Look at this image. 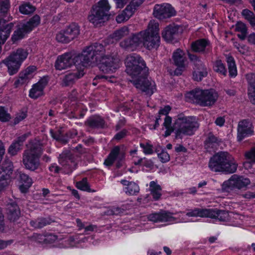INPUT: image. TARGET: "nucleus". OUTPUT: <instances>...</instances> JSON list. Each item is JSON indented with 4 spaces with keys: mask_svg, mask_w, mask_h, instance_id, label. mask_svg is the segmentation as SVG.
I'll return each mask as SVG.
<instances>
[{
    "mask_svg": "<svg viewBox=\"0 0 255 255\" xmlns=\"http://www.w3.org/2000/svg\"><path fill=\"white\" fill-rule=\"evenodd\" d=\"M105 46L103 43H95L87 47L81 54L75 56L77 68L99 64L100 70L104 73L115 72L120 66V59L116 52L106 54Z\"/></svg>",
    "mask_w": 255,
    "mask_h": 255,
    "instance_id": "obj_1",
    "label": "nucleus"
},
{
    "mask_svg": "<svg viewBox=\"0 0 255 255\" xmlns=\"http://www.w3.org/2000/svg\"><path fill=\"white\" fill-rule=\"evenodd\" d=\"M127 73L132 77L138 76L136 80H130L134 86L147 95L150 96L156 90L153 81L146 77L148 68L144 61L136 54L128 55L125 61Z\"/></svg>",
    "mask_w": 255,
    "mask_h": 255,
    "instance_id": "obj_2",
    "label": "nucleus"
},
{
    "mask_svg": "<svg viewBox=\"0 0 255 255\" xmlns=\"http://www.w3.org/2000/svg\"><path fill=\"white\" fill-rule=\"evenodd\" d=\"M209 167L213 172H236L238 164L233 157L227 152L221 151L213 155L209 162Z\"/></svg>",
    "mask_w": 255,
    "mask_h": 255,
    "instance_id": "obj_3",
    "label": "nucleus"
},
{
    "mask_svg": "<svg viewBox=\"0 0 255 255\" xmlns=\"http://www.w3.org/2000/svg\"><path fill=\"white\" fill-rule=\"evenodd\" d=\"M173 127L175 138L182 139L184 136L193 135L199 125L196 117L186 116L183 113H180L176 117Z\"/></svg>",
    "mask_w": 255,
    "mask_h": 255,
    "instance_id": "obj_4",
    "label": "nucleus"
},
{
    "mask_svg": "<svg viewBox=\"0 0 255 255\" xmlns=\"http://www.w3.org/2000/svg\"><path fill=\"white\" fill-rule=\"evenodd\" d=\"M42 153V146L38 142H32L23 154L22 162L26 169L34 171L40 165L39 157Z\"/></svg>",
    "mask_w": 255,
    "mask_h": 255,
    "instance_id": "obj_5",
    "label": "nucleus"
},
{
    "mask_svg": "<svg viewBox=\"0 0 255 255\" xmlns=\"http://www.w3.org/2000/svg\"><path fill=\"white\" fill-rule=\"evenodd\" d=\"M159 24L154 20L149 21L147 28L142 32V44L148 50L157 48L160 44Z\"/></svg>",
    "mask_w": 255,
    "mask_h": 255,
    "instance_id": "obj_6",
    "label": "nucleus"
},
{
    "mask_svg": "<svg viewBox=\"0 0 255 255\" xmlns=\"http://www.w3.org/2000/svg\"><path fill=\"white\" fill-rule=\"evenodd\" d=\"M189 95V97L193 98L197 103L204 107L212 106L215 103L218 97L217 93L212 89H196L191 91Z\"/></svg>",
    "mask_w": 255,
    "mask_h": 255,
    "instance_id": "obj_7",
    "label": "nucleus"
},
{
    "mask_svg": "<svg viewBox=\"0 0 255 255\" xmlns=\"http://www.w3.org/2000/svg\"><path fill=\"white\" fill-rule=\"evenodd\" d=\"M111 6L108 0H101L93 6L88 16L89 21L97 26L103 22L108 15Z\"/></svg>",
    "mask_w": 255,
    "mask_h": 255,
    "instance_id": "obj_8",
    "label": "nucleus"
},
{
    "mask_svg": "<svg viewBox=\"0 0 255 255\" xmlns=\"http://www.w3.org/2000/svg\"><path fill=\"white\" fill-rule=\"evenodd\" d=\"M59 162L62 166L59 167L56 164H52L49 169L51 172L58 173L61 170L67 174H69L76 168L77 163L74 160V157L69 151H65L59 155Z\"/></svg>",
    "mask_w": 255,
    "mask_h": 255,
    "instance_id": "obj_9",
    "label": "nucleus"
},
{
    "mask_svg": "<svg viewBox=\"0 0 255 255\" xmlns=\"http://www.w3.org/2000/svg\"><path fill=\"white\" fill-rule=\"evenodd\" d=\"M153 14L156 18L163 19L175 15V11L168 3L157 4L154 7Z\"/></svg>",
    "mask_w": 255,
    "mask_h": 255,
    "instance_id": "obj_10",
    "label": "nucleus"
},
{
    "mask_svg": "<svg viewBox=\"0 0 255 255\" xmlns=\"http://www.w3.org/2000/svg\"><path fill=\"white\" fill-rule=\"evenodd\" d=\"M253 134V126L249 120H243L239 123L237 135V139L239 141H242L245 138Z\"/></svg>",
    "mask_w": 255,
    "mask_h": 255,
    "instance_id": "obj_11",
    "label": "nucleus"
},
{
    "mask_svg": "<svg viewBox=\"0 0 255 255\" xmlns=\"http://www.w3.org/2000/svg\"><path fill=\"white\" fill-rule=\"evenodd\" d=\"M250 183L251 181L248 178L234 174L228 181L225 182L224 184L231 189H242L246 188Z\"/></svg>",
    "mask_w": 255,
    "mask_h": 255,
    "instance_id": "obj_12",
    "label": "nucleus"
},
{
    "mask_svg": "<svg viewBox=\"0 0 255 255\" xmlns=\"http://www.w3.org/2000/svg\"><path fill=\"white\" fill-rule=\"evenodd\" d=\"M142 32H139L133 34L131 37H129L122 41L120 43V46L128 51H134L138 46L142 44Z\"/></svg>",
    "mask_w": 255,
    "mask_h": 255,
    "instance_id": "obj_13",
    "label": "nucleus"
},
{
    "mask_svg": "<svg viewBox=\"0 0 255 255\" xmlns=\"http://www.w3.org/2000/svg\"><path fill=\"white\" fill-rule=\"evenodd\" d=\"M125 158V154L121 151V148L119 146H116L111 150L110 153L105 159L104 164L106 166H111L114 162L117 160L116 166L120 168L122 166L121 161Z\"/></svg>",
    "mask_w": 255,
    "mask_h": 255,
    "instance_id": "obj_14",
    "label": "nucleus"
},
{
    "mask_svg": "<svg viewBox=\"0 0 255 255\" xmlns=\"http://www.w3.org/2000/svg\"><path fill=\"white\" fill-rule=\"evenodd\" d=\"M75 56L72 57L71 53H66L57 57L55 63L57 70H62L70 67L73 64L76 66Z\"/></svg>",
    "mask_w": 255,
    "mask_h": 255,
    "instance_id": "obj_15",
    "label": "nucleus"
},
{
    "mask_svg": "<svg viewBox=\"0 0 255 255\" xmlns=\"http://www.w3.org/2000/svg\"><path fill=\"white\" fill-rule=\"evenodd\" d=\"M210 42L207 39L201 38L192 42L191 44V50L197 53H207L210 51Z\"/></svg>",
    "mask_w": 255,
    "mask_h": 255,
    "instance_id": "obj_16",
    "label": "nucleus"
},
{
    "mask_svg": "<svg viewBox=\"0 0 255 255\" xmlns=\"http://www.w3.org/2000/svg\"><path fill=\"white\" fill-rule=\"evenodd\" d=\"M84 75L83 70H77L73 72H70L65 75L62 79V86L67 87L72 85L79 79Z\"/></svg>",
    "mask_w": 255,
    "mask_h": 255,
    "instance_id": "obj_17",
    "label": "nucleus"
},
{
    "mask_svg": "<svg viewBox=\"0 0 255 255\" xmlns=\"http://www.w3.org/2000/svg\"><path fill=\"white\" fill-rule=\"evenodd\" d=\"M148 219L154 222L172 221L175 219L171 213L164 211L151 214L148 216Z\"/></svg>",
    "mask_w": 255,
    "mask_h": 255,
    "instance_id": "obj_18",
    "label": "nucleus"
},
{
    "mask_svg": "<svg viewBox=\"0 0 255 255\" xmlns=\"http://www.w3.org/2000/svg\"><path fill=\"white\" fill-rule=\"evenodd\" d=\"M47 81L46 79H41L38 82L33 85L29 91V97L33 99H37L43 95V89L47 85Z\"/></svg>",
    "mask_w": 255,
    "mask_h": 255,
    "instance_id": "obj_19",
    "label": "nucleus"
},
{
    "mask_svg": "<svg viewBox=\"0 0 255 255\" xmlns=\"http://www.w3.org/2000/svg\"><path fill=\"white\" fill-rule=\"evenodd\" d=\"M13 170L12 162L9 159L4 160L0 167V177L6 178L11 180Z\"/></svg>",
    "mask_w": 255,
    "mask_h": 255,
    "instance_id": "obj_20",
    "label": "nucleus"
},
{
    "mask_svg": "<svg viewBox=\"0 0 255 255\" xmlns=\"http://www.w3.org/2000/svg\"><path fill=\"white\" fill-rule=\"evenodd\" d=\"M7 214L8 219L11 221H15L20 216V210L15 202H9L7 204Z\"/></svg>",
    "mask_w": 255,
    "mask_h": 255,
    "instance_id": "obj_21",
    "label": "nucleus"
},
{
    "mask_svg": "<svg viewBox=\"0 0 255 255\" xmlns=\"http://www.w3.org/2000/svg\"><path fill=\"white\" fill-rule=\"evenodd\" d=\"M2 62L7 66L8 72L10 75L16 73L21 65L15 59L11 57L10 55L3 60Z\"/></svg>",
    "mask_w": 255,
    "mask_h": 255,
    "instance_id": "obj_22",
    "label": "nucleus"
},
{
    "mask_svg": "<svg viewBox=\"0 0 255 255\" xmlns=\"http://www.w3.org/2000/svg\"><path fill=\"white\" fill-rule=\"evenodd\" d=\"M121 183L126 187L124 191L128 195H136L139 192V186L134 182H130L126 180H122Z\"/></svg>",
    "mask_w": 255,
    "mask_h": 255,
    "instance_id": "obj_23",
    "label": "nucleus"
},
{
    "mask_svg": "<svg viewBox=\"0 0 255 255\" xmlns=\"http://www.w3.org/2000/svg\"><path fill=\"white\" fill-rule=\"evenodd\" d=\"M249 87L248 88V95L250 101L255 104V75L250 73L246 75Z\"/></svg>",
    "mask_w": 255,
    "mask_h": 255,
    "instance_id": "obj_24",
    "label": "nucleus"
},
{
    "mask_svg": "<svg viewBox=\"0 0 255 255\" xmlns=\"http://www.w3.org/2000/svg\"><path fill=\"white\" fill-rule=\"evenodd\" d=\"M25 134L19 136L9 147L8 152L11 155H16L22 149L23 143L26 138Z\"/></svg>",
    "mask_w": 255,
    "mask_h": 255,
    "instance_id": "obj_25",
    "label": "nucleus"
},
{
    "mask_svg": "<svg viewBox=\"0 0 255 255\" xmlns=\"http://www.w3.org/2000/svg\"><path fill=\"white\" fill-rule=\"evenodd\" d=\"M211 212L208 215V218L217 219L220 221H225L228 219V212L225 210L217 209H208Z\"/></svg>",
    "mask_w": 255,
    "mask_h": 255,
    "instance_id": "obj_26",
    "label": "nucleus"
},
{
    "mask_svg": "<svg viewBox=\"0 0 255 255\" xmlns=\"http://www.w3.org/2000/svg\"><path fill=\"white\" fill-rule=\"evenodd\" d=\"M178 28L176 26H168L162 32V37L166 41H172L177 35Z\"/></svg>",
    "mask_w": 255,
    "mask_h": 255,
    "instance_id": "obj_27",
    "label": "nucleus"
},
{
    "mask_svg": "<svg viewBox=\"0 0 255 255\" xmlns=\"http://www.w3.org/2000/svg\"><path fill=\"white\" fill-rule=\"evenodd\" d=\"M85 125L91 128H103L105 121L100 117L94 116L90 117L85 122Z\"/></svg>",
    "mask_w": 255,
    "mask_h": 255,
    "instance_id": "obj_28",
    "label": "nucleus"
},
{
    "mask_svg": "<svg viewBox=\"0 0 255 255\" xmlns=\"http://www.w3.org/2000/svg\"><path fill=\"white\" fill-rule=\"evenodd\" d=\"M207 69L205 65L203 64L196 67V69L193 73V79L197 81H200L204 77L207 76Z\"/></svg>",
    "mask_w": 255,
    "mask_h": 255,
    "instance_id": "obj_29",
    "label": "nucleus"
},
{
    "mask_svg": "<svg viewBox=\"0 0 255 255\" xmlns=\"http://www.w3.org/2000/svg\"><path fill=\"white\" fill-rule=\"evenodd\" d=\"M211 212L208 209L196 208L193 210H188L186 214L188 217H200L201 218H208V215Z\"/></svg>",
    "mask_w": 255,
    "mask_h": 255,
    "instance_id": "obj_30",
    "label": "nucleus"
},
{
    "mask_svg": "<svg viewBox=\"0 0 255 255\" xmlns=\"http://www.w3.org/2000/svg\"><path fill=\"white\" fill-rule=\"evenodd\" d=\"M29 32L30 31L24 24L19 25L17 29L14 32L11 39L13 42H15L23 38L25 34Z\"/></svg>",
    "mask_w": 255,
    "mask_h": 255,
    "instance_id": "obj_31",
    "label": "nucleus"
},
{
    "mask_svg": "<svg viewBox=\"0 0 255 255\" xmlns=\"http://www.w3.org/2000/svg\"><path fill=\"white\" fill-rule=\"evenodd\" d=\"M51 223L50 220L47 218L40 217L30 221V226L35 229H41Z\"/></svg>",
    "mask_w": 255,
    "mask_h": 255,
    "instance_id": "obj_32",
    "label": "nucleus"
},
{
    "mask_svg": "<svg viewBox=\"0 0 255 255\" xmlns=\"http://www.w3.org/2000/svg\"><path fill=\"white\" fill-rule=\"evenodd\" d=\"M221 142V139L215 136L212 133H210L205 141V146L207 149L214 148L219 145Z\"/></svg>",
    "mask_w": 255,
    "mask_h": 255,
    "instance_id": "obj_33",
    "label": "nucleus"
},
{
    "mask_svg": "<svg viewBox=\"0 0 255 255\" xmlns=\"http://www.w3.org/2000/svg\"><path fill=\"white\" fill-rule=\"evenodd\" d=\"M184 52L178 49L173 54V59L174 64L178 67H182L184 65L185 58L183 56Z\"/></svg>",
    "mask_w": 255,
    "mask_h": 255,
    "instance_id": "obj_34",
    "label": "nucleus"
},
{
    "mask_svg": "<svg viewBox=\"0 0 255 255\" xmlns=\"http://www.w3.org/2000/svg\"><path fill=\"white\" fill-rule=\"evenodd\" d=\"M149 189L153 198L155 200H158L161 195V188L154 181H151L149 183Z\"/></svg>",
    "mask_w": 255,
    "mask_h": 255,
    "instance_id": "obj_35",
    "label": "nucleus"
},
{
    "mask_svg": "<svg viewBox=\"0 0 255 255\" xmlns=\"http://www.w3.org/2000/svg\"><path fill=\"white\" fill-rule=\"evenodd\" d=\"M10 55L18 63L21 64L22 62L26 58L28 55L27 52L23 49H18L16 51L13 52Z\"/></svg>",
    "mask_w": 255,
    "mask_h": 255,
    "instance_id": "obj_36",
    "label": "nucleus"
},
{
    "mask_svg": "<svg viewBox=\"0 0 255 255\" xmlns=\"http://www.w3.org/2000/svg\"><path fill=\"white\" fill-rule=\"evenodd\" d=\"M130 7L127 6L126 8L116 17V21L118 23H122L128 20L133 14Z\"/></svg>",
    "mask_w": 255,
    "mask_h": 255,
    "instance_id": "obj_37",
    "label": "nucleus"
},
{
    "mask_svg": "<svg viewBox=\"0 0 255 255\" xmlns=\"http://www.w3.org/2000/svg\"><path fill=\"white\" fill-rule=\"evenodd\" d=\"M68 36L73 40L80 33L79 27L77 24L73 23L69 25L65 29Z\"/></svg>",
    "mask_w": 255,
    "mask_h": 255,
    "instance_id": "obj_38",
    "label": "nucleus"
},
{
    "mask_svg": "<svg viewBox=\"0 0 255 255\" xmlns=\"http://www.w3.org/2000/svg\"><path fill=\"white\" fill-rule=\"evenodd\" d=\"M246 159L248 161L244 163L245 167H250L251 164L255 163V147H252L245 153Z\"/></svg>",
    "mask_w": 255,
    "mask_h": 255,
    "instance_id": "obj_39",
    "label": "nucleus"
},
{
    "mask_svg": "<svg viewBox=\"0 0 255 255\" xmlns=\"http://www.w3.org/2000/svg\"><path fill=\"white\" fill-rule=\"evenodd\" d=\"M129 33V29L128 27L124 26L120 29L116 31L111 35L112 38L116 41H118Z\"/></svg>",
    "mask_w": 255,
    "mask_h": 255,
    "instance_id": "obj_40",
    "label": "nucleus"
},
{
    "mask_svg": "<svg viewBox=\"0 0 255 255\" xmlns=\"http://www.w3.org/2000/svg\"><path fill=\"white\" fill-rule=\"evenodd\" d=\"M214 70L220 74L226 76L227 73V69L223 62L219 59L216 60L213 64Z\"/></svg>",
    "mask_w": 255,
    "mask_h": 255,
    "instance_id": "obj_41",
    "label": "nucleus"
},
{
    "mask_svg": "<svg viewBox=\"0 0 255 255\" xmlns=\"http://www.w3.org/2000/svg\"><path fill=\"white\" fill-rule=\"evenodd\" d=\"M229 74L232 77H235L237 74V70L234 59L232 56L227 57Z\"/></svg>",
    "mask_w": 255,
    "mask_h": 255,
    "instance_id": "obj_42",
    "label": "nucleus"
},
{
    "mask_svg": "<svg viewBox=\"0 0 255 255\" xmlns=\"http://www.w3.org/2000/svg\"><path fill=\"white\" fill-rule=\"evenodd\" d=\"M40 21V18L38 15H35L31 18L28 21L24 23L26 28L31 31L33 28L39 25Z\"/></svg>",
    "mask_w": 255,
    "mask_h": 255,
    "instance_id": "obj_43",
    "label": "nucleus"
},
{
    "mask_svg": "<svg viewBox=\"0 0 255 255\" xmlns=\"http://www.w3.org/2000/svg\"><path fill=\"white\" fill-rule=\"evenodd\" d=\"M19 11L24 14H29L35 10V7L29 2H25L19 6Z\"/></svg>",
    "mask_w": 255,
    "mask_h": 255,
    "instance_id": "obj_44",
    "label": "nucleus"
},
{
    "mask_svg": "<svg viewBox=\"0 0 255 255\" xmlns=\"http://www.w3.org/2000/svg\"><path fill=\"white\" fill-rule=\"evenodd\" d=\"M242 14L252 26H255V15L253 11L248 9H244L242 10Z\"/></svg>",
    "mask_w": 255,
    "mask_h": 255,
    "instance_id": "obj_45",
    "label": "nucleus"
},
{
    "mask_svg": "<svg viewBox=\"0 0 255 255\" xmlns=\"http://www.w3.org/2000/svg\"><path fill=\"white\" fill-rule=\"evenodd\" d=\"M30 79L22 73L19 74V77L14 82L16 87L27 84Z\"/></svg>",
    "mask_w": 255,
    "mask_h": 255,
    "instance_id": "obj_46",
    "label": "nucleus"
},
{
    "mask_svg": "<svg viewBox=\"0 0 255 255\" xmlns=\"http://www.w3.org/2000/svg\"><path fill=\"white\" fill-rule=\"evenodd\" d=\"M56 39L58 42L67 43L72 40L68 36V33L65 31L60 32L56 35Z\"/></svg>",
    "mask_w": 255,
    "mask_h": 255,
    "instance_id": "obj_47",
    "label": "nucleus"
},
{
    "mask_svg": "<svg viewBox=\"0 0 255 255\" xmlns=\"http://www.w3.org/2000/svg\"><path fill=\"white\" fill-rule=\"evenodd\" d=\"M11 119L10 115L4 107L0 106V121L2 122H8Z\"/></svg>",
    "mask_w": 255,
    "mask_h": 255,
    "instance_id": "obj_48",
    "label": "nucleus"
},
{
    "mask_svg": "<svg viewBox=\"0 0 255 255\" xmlns=\"http://www.w3.org/2000/svg\"><path fill=\"white\" fill-rule=\"evenodd\" d=\"M76 187L78 189L83 190L90 192L91 189L90 186L87 183V179L84 178L81 181L76 183Z\"/></svg>",
    "mask_w": 255,
    "mask_h": 255,
    "instance_id": "obj_49",
    "label": "nucleus"
},
{
    "mask_svg": "<svg viewBox=\"0 0 255 255\" xmlns=\"http://www.w3.org/2000/svg\"><path fill=\"white\" fill-rule=\"evenodd\" d=\"M9 7V0H0V17L7 13Z\"/></svg>",
    "mask_w": 255,
    "mask_h": 255,
    "instance_id": "obj_50",
    "label": "nucleus"
},
{
    "mask_svg": "<svg viewBox=\"0 0 255 255\" xmlns=\"http://www.w3.org/2000/svg\"><path fill=\"white\" fill-rule=\"evenodd\" d=\"M19 179L20 181L24 185H26L27 187H30L32 183V181L31 178H30L27 174L20 172L19 173Z\"/></svg>",
    "mask_w": 255,
    "mask_h": 255,
    "instance_id": "obj_51",
    "label": "nucleus"
},
{
    "mask_svg": "<svg viewBox=\"0 0 255 255\" xmlns=\"http://www.w3.org/2000/svg\"><path fill=\"white\" fill-rule=\"evenodd\" d=\"M144 0H131L130 3L127 6L130 7V9L132 10V12L134 13L137 7L139 6Z\"/></svg>",
    "mask_w": 255,
    "mask_h": 255,
    "instance_id": "obj_52",
    "label": "nucleus"
},
{
    "mask_svg": "<svg viewBox=\"0 0 255 255\" xmlns=\"http://www.w3.org/2000/svg\"><path fill=\"white\" fill-rule=\"evenodd\" d=\"M188 55L189 59L194 63L195 67L203 64L196 55L188 53Z\"/></svg>",
    "mask_w": 255,
    "mask_h": 255,
    "instance_id": "obj_53",
    "label": "nucleus"
},
{
    "mask_svg": "<svg viewBox=\"0 0 255 255\" xmlns=\"http://www.w3.org/2000/svg\"><path fill=\"white\" fill-rule=\"evenodd\" d=\"M158 157L163 163L166 162L170 160L169 154L164 150H162L160 153H158Z\"/></svg>",
    "mask_w": 255,
    "mask_h": 255,
    "instance_id": "obj_54",
    "label": "nucleus"
},
{
    "mask_svg": "<svg viewBox=\"0 0 255 255\" xmlns=\"http://www.w3.org/2000/svg\"><path fill=\"white\" fill-rule=\"evenodd\" d=\"M36 68L34 66H30L27 67L22 73L31 79L33 77V73L36 70Z\"/></svg>",
    "mask_w": 255,
    "mask_h": 255,
    "instance_id": "obj_55",
    "label": "nucleus"
},
{
    "mask_svg": "<svg viewBox=\"0 0 255 255\" xmlns=\"http://www.w3.org/2000/svg\"><path fill=\"white\" fill-rule=\"evenodd\" d=\"M140 146L143 149L145 154H150L153 153L152 146L148 143H140Z\"/></svg>",
    "mask_w": 255,
    "mask_h": 255,
    "instance_id": "obj_56",
    "label": "nucleus"
},
{
    "mask_svg": "<svg viewBox=\"0 0 255 255\" xmlns=\"http://www.w3.org/2000/svg\"><path fill=\"white\" fill-rule=\"evenodd\" d=\"M27 116L26 112H22L18 113L14 119V124L16 125L23 120Z\"/></svg>",
    "mask_w": 255,
    "mask_h": 255,
    "instance_id": "obj_57",
    "label": "nucleus"
},
{
    "mask_svg": "<svg viewBox=\"0 0 255 255\" xmlns=\"http://www.w3.org/2000/svg\"><path fill=\"white\" fill-rule=\"evenodd\" d=\"M236 30L240 32H247V28L245 24L242 22H238L236 24Z\"/></svg>",
    "mask_w": 255,
    "mask_h": 255,
    "instance_id": "obj_58",
    "label": "nucleus"
},
{
    "mask_svg": "<svg viewBox=\"0 0 255 255\" xmlns=\"http://www.w3.org/2000/svg\"><path fill=\"white\" fill-rule=\"evenodd\" d=\"M56 239L57 237L55 236L52 234H49L44 236L43 241L45 243H51L56 241Z\"/></svg>",
    "mask_w": 255,
    "mask_h": 255,
    "instance_id": "obj_59",
    "label": "nucleus"
},
{
    "mask_svg": "<svg viewBox=\"0 0 255 255\" xmlns=\"http://www.w3.org/2000/svg\"><path fill=\"white\" fill-rule=\"evenodd\" d=\"M114 77L113 76H111V77H108L107 76H104V75H98L93 80V84L94 85H97V83H96V81L97 79H106V80H108V79H110L109 81L112 82H113V81L111 80V79H112V78H114Z\"/></svg>",
    "mask_w": 255,
    "mask_h": 255,
    "instance_id": "obj_60",
    "label": "nucleus"
},
{
    "mask_svg": "<svg viewBox=\"0 0 255 255\" xmlns=\"http://www.w3.org/2000/svg\"><path fill=\"white\" fill-rule=\"evenodd\" d=\"M50 134L51 136L57 141L61 139L60 137L62 135L61 132L59 130L55 132L53 130H50Z\"/></svg>",
    "mask_w": 255,
    "mask_h": 255,
    "instance_id": "obj_61",
    "label": "nucleus"
},
{
    "mask_svg": "<svg viewBox=\"0 0 255 255\" xmlns=\"http://www.w3.org/2000/svg\"><path fill=\"white\" fill-rule=\"evenodd\" d=\"M127 130L126 129H123L121 131L117 133L115 137L114 138L117 140H120L122 138L125 137V136L127 134Z\"/></svg>",
    "mask_w": 255,
    "mask_h": 255,
    "instance_id": "obj_62",
    "label": "nucleus"
},
{
    "mask_svg": "<svg viewBox=\"0 0 255 255\" xmlns=\"http://www.w3.org/2000/svg\"><path fill=\"white\" fill-rule=\"evenodd\" d=\"M12 243V240L3 241L0 240V250H2L6 248Z\"/></svg>",
    "mask_w": 255,
    "mask_h": 255,
    "instance_id": "obj_63",
    "label": "nucleus"
},
{
    "mask_svg": "<svg viewBox=\"0 0 255 255\" xmlns=\"http://www.w3.org/2000/svg\"><path fill=\"white\" fill-rule=\"evenodd\" d=\"M118 8H122L127 3L128 0H114Z\"/></svg>",
    "mask_w": 255,
    "mask_h": 255,
    "instance_id": "obj_64",
    "label": "nucleus"
}]
</instances>
